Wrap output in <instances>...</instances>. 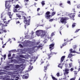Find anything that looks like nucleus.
I'll return each mask as SVG.
<instances>
[{
	"instance_id": "obj_1",
	"label": "nucleus",
	"mask_w": 80,
	"mask_h": 80,
	"mask_svg": "<svg viewBox=\"0 0 80 80\" xmlns=\"http://www.w3.org/2000/svg\"><path fill=\"white\" fill-rule=\"evenodd\" d=\"M41 32H42V34L41 35V38H43V39L47 40V38H48V37L47 36V35L46 34L45 31H43L42 30H38L36 32V33L38 37L40 35Z\"/></svg>"
},
{
	"instance_id": "obj_2",
	"label": "nucleus",
	"mask_w": 80,
	"mask_h": 80,
	"mask_svg": "<svg viewBox=\"0 0 80 80\" xmlns=\"http://www.w3.org/2000/svg\"><path fill=\"white\" fill-rule=\"evenodd\" d=\"M26 14H24L25 16H23L22 18L24 19V23L25 24H26V25H30V16H29V17H27V14L25 13Z\"/></svg>"
},
{
	"instance_id": "obj_3",
	"label": "nucleus",
	"mask_w": 80,
	"mask_h": 80,
	"mask_svg": "<svg viewBox=\"0 0 80 80\" xmlns=\"http://www.w3.org/2000/svg\"><path fill=\"white\" fill-rule=\"evenodd\" d=\"M69 19V18L67 17H62L60 19V22L62 23H65L67 20Z\"/></svg>"
},
{
	"instance_id": "obj_4",
	"label": "nucleus",
	"mask_w": 80,
	"mask_h": 80,
	"mask_svg": "<svg viewBox=\"0 0 80 80\" xmlns=\"http://www.w3.org/2000/svg\"><path fill=\"white\" fill-rule=\"evenodd\" d=\"M1 20H2L3 22H4L3 23H5L6 22V17L5 16V14L3 13H1Z\"/></svg>"
},
{
	"instance_id": "obj_5",
	"label": "nucleus",
	"mask_w": 80,
	"mask_h": 80,
	"mask_svg": "<svg viewBox=\"0 0 80 80\" xmlns=\"http://www.w3.org/2000/svg\"><path fill=\"white\" fill-rule=\"evenodd\" d=\"M13 12L16 13V12H18L19 13H21L22 15H26L25 12L23 11H18L17 10V9L14 8L13 10Z\"/></svg>"
},
{
	"instance_id": "obj_6",
	"label": "nucleus",
	"mask_w": 80,
	"mask_h": 80,
	"mask_svg": "<svg viewBox=\"0 0 80 80\" xmlns=\"http://www.w3.org/2000/svg\"><path fill=\"white\" fill-rule=\"evenodd\" d=\"M10 1H7L5 2V7L8 8H9L10 9V7L11 6L10 5Z\"/></svg>"
},
{
	"instance_id": "obj_7",
	"label": "nucleus",
	"mask_w": 80,
	"mask_h": 80,
	"mask_svg": "<svg viewBox=\"0 0 80 80\" xmlns=\"http://www.w3.org/2000/svg\"><path fill=\"white\" fill-rule=\"evenodd\" d=\"M50 12L49 11L47 12L45 14V17L46 19H50L51 15H50Z\"/></svg>"
},
{
	"instance_id": "obj_8",
	"label": "nucleus",
	"mask_w": 80,
	"mask_h": 80,
	"mask_svg": "<svg viewBox=\"0 0 80 80\" xmlns=\"http://www.w3.org/2000/svg\"><path fill=\"white\" fill-rule=\"evenodd\" d=\"M10 21V20H8V22H6L5 23V25H4V24H3L2 26H1V30H4L5 28V27H7V26L8 24V23H9V22Z\"/></svg>"
},
{
	"instance_id": "obj_9",
	"label": "nucleus",
	"mask_w": 80,
	"mask_h": 80,
	"mask_svg": "<svg viewBox=\"0 0 80 80\" xmlns=\"http://www.w3.org/2000/svg\"><path fill=\"white\" fill-rule=\"evenodd\" d=\"M54 46H55V43L54 42L49 45V48L50 49L51 52L53 50V48H54Z\"/></svg>"
},
{
	"instance_id": "obj_10",
	"label": "nucleus",
	"mask_w": 80,
	"mask_h": 80,
	"mask_svg": "<svg viewBox=\"0 0 80 80\" xmlns=\"http://www.w3.org/2000/svg\"><path fill=\"white\" fill-rule=\"evenodd\" d=\"M65 56H62L61 58V61H60V62L61 63H62L63 62V60H64V59H65Z\"/></svg>"
},
{
	"instance_id": "obj_11",
	"label": "nucleus",
	"mask_w": 80,
	"mask_h": 80,
	"mask_svg": "<svg viewBox=\"0 0 80 80\" xmlns=\"http://www.w3.org/2000/svg\"><path fill=\"white\" fill-rule=\"evenodd\" d=\"M37 47L38 49L41 48V49L42 50V48L43 47V44H40Z\"/></svg>"
},
{
	"instance_id": "obj_12",
	"label": "nucleus",
	"mask_w": 80,
	"mask_h": 80,
	"mask_svg": "<svg viewBox=\"0 0 80 80\" xmlns=\"http://www.w3.org/2000/svg\"><path fill=\"white\" fill-rule=\"evenodd\" d=\"M65 72L66 74H68V73H69V72H69V69H66L65 70Z\"/></svg>"
},
{
	"instance_id": "obj_13",
	"label": "nucleus",
	"mask_w": 80,
	"mask_h": 80,
	"mask_svg": "<svg viewBox=\"0 0 80 80\" xmlns=\"http://www.w3.org/2000/svg\"><path fill=\"white\" fill-rule=\"evenodd\" d=\"M22 78L24 79H27V78H28V76H25V75H23L22 76Z\"/></svg>"
},
{
	"instance_id": "obj_14",
	"label": "nucleus",
	"mask_w": 80,
	"mask_h": 80,
	"mask_svg": "<svg viewBox=\"0 0 80 80\" xmlns=\"http://www.w3.org/2000/svg\"><path fill=\"white\" fill-rule=\"evenodd\" d=\"M73 55L72 54H69L68 55V58H71L72 57H73Z\"/></svg>"
},
{
	"instance_id": "obj_15",
	"label": "nucleus",
	"mask_w": 80,
	"mask_h": 80,
	"mask_svg": "<svg viewBox=\"0 0 80 80\" xmlns=\"http://www.w3.org/2000/svg\"><path fill=\"white\" fill-rule=\"evenodd\" d=\"M16 15L17 17H18V18H21L22 17V16H21L19 14L16 13Z\"/></svg>"
},
{
	"instance_id": "obj_16",
	"label": "nucleus",
	"mask_w": 80,
	"mask_h": 80,
	"mask_svg": "<svg viewBox=\"0 0 80 80\" xmlns=\"http://www.w3.org/2000/svg\"><path fill=\"white\" fill-rule=\"evenodd\" d=\"M20 6L18 4H17L16 5V6L15 7V8H20Z\"/></svg>"
},
{
	"instance_id": "obj_17",
	"label": "nucleus",
	"mask_w": 80,
	"mask_h": 80,
	"mask_svg": "<svg viewBox=\"0 0 80 80\" xmlns=\"http://www.w3.org/2000/svg\"><path fill=\"white\" fill-rule=\"evenodd\" d=\"M15 66L16 68H20L21 67V65H15Z\"/></svg>"
},
{
	"instance_id": "obj_18",
	"label": "nucleus",
	"mask_w": 80,
	"mask_h": 80,
	"mask_svg": "<svg viewBox=\"0 0 80 80\" xmlns=\"http://www.w3.org/2000/svg\"><path fill=\"white\" fill-rule=\"evenodd\" d=\"M51 54H48V59H50V57H51Z\"/></svg>"
},
{
	"instance_id": "obj_19",
	"label": "nucleus",
	"mask_w": 80,
	"mask_h": 80,
	"mask_svg": "<svg viewBox=\"0 0 80 80\" xmlns=\"http://www.w3.org/2000/svg\"><path fill=\"white\" fill-rule=\"evenodd\" d=\"M16 25H18V24H20V25H21V24L22 23H20V22L19 21H18V22H16Z\"/></svg>"
},
{
	"instance_id": "obj_20",
	"label": "nucleus",
	"mask_w": 80,
	"mask_h": 80,
	"mask_svg": "<svg viewBox=\"0 0 80 80\" xmlns=\"http://www.w3.org/2000/svg\"><path fill=\"white\" fill-rule=\"evenodd\" d=\"M47 66H44V71L45 72H47Z\"/></svg>"
},
{
	"instance_id": "obj_21",
	"label": "nucleus",
	"mask_w": 80,
	"mask_h": 80,
	"mask_svg": "<svg viewBox=\"0 0 80 80\" xmlns=\"http://www.w3.org/2000/svg\"><path fill=\"white\" fill-rule=\"evenodd\" d=\"M77 24L75 23H73L72 25V28H74V27H75V26H76L75 24Z\"/></svg>"
},
{
	"instance_id": "obj_22",
	"label": "nucleus",
	"mask_w": 80,
	"mask_h": 80,
	"mask_svg": "<svg viewBox=\"0 0 80 80\" xmlns=\"http://www.w3.org/2000/svg\"><path fill=\"white\" fill-rule=\"evenodd\" d=\"M61 63L59 64L58 66V67H59V68H62V67H63V66H60L61 65Z\"/></svg>"
},
{
	"instance_id": "obj_23",
	"label": "nucleus",
	"mask_w": 80,
	"mask_h": 80,
	"mask_svg": "<svg viewBox=\"0 0 80 80\" xmlns=\"http://www.w3.org/2000/svg\"><path fill=\"white\" fill-rule=\"evenodd\" d=\"M18 9V11H20L21 9H22V8H23V7L20 6V7Z\"/></svg>"
},
{
	"instance_id": "obj_24",
	"label": "nucleus",
	"mask_w": 80,
	"mask_h": 80,
	"mask_svg": "<svg viewBox=\"0 0 80 80\" xmlns=\"http://www.w3.org/2000/svg\"><path fill=\"white\" fill-rule=\"evenodd\" d=\"M73 13H71L68 14V16H69V17L72 18V15Z\"/></svg>"
},
{
	"instance_id": "obj_25",
	"label": "nucleus",
	"mask_w": 80,
	"mask_h": 80,
	"mask_svg": "<svg viewBox=\"0 0 80 80\" xmlns=\"http://www.w3.org/2000/svg\"><path fill=\"white\" fill-rule=\"evenodd\" d=\"M54 20V19H53H53H49V21L50 22H53V21Z\"/></svg>"
},
{
	"instance_id": "obj_26",
	"label": "nucleus",
	"mask_w": 80,
	"mask_h": 80,
	"mask_svg": "<svg viewBox=\"0 0 80 80\" xmlns=\"http://www.w3.org/2000/svg\"><path fill=\"white\" fill-rule=\"evenodd\" d=\"M41 4L42 5H45V1H42L41 2Z\"/></svg>"
},
{
	"instance_id": "obj_27",
	"label": "nucleus",
	"mask_w": 80,
	"mask_h": 80,
	"mask_svg": "<svg viewBox=\"0 0 80 80\" xmlns=\"http://www.w3.org/2000/svg\"><path fill=\"white\" fill-rule=\"evenodd\" d=\"M5 10L6 11L8 12L10 10V9L7 8H6Z\"/></svg>"
},
{
	"instance_id": "obj_28",
	"label": "nucleus",
	"mask_w": 80,
	"mask_h": 80,
	"mask_svg": "<svg viewBox=\"0 0 80 80\" xmlns=\"http://www.w3.org/2000/svg\"><path fill=\"white\" fill-rule=\"evenodd\" d=\"M69 67L70 68L72 66V62L70 63L69 64Z\"/></svg>"
},
{
	"instance_id": "obj_29",
	"label": "nucleus",
	"mask_w": 80,
	"mask_h": 80,
	"mask_svg": "<svg viewBox=\"0 0 80 80\" xmlns=\"http://www.w3.org/2000/svg\"><path fill=\"white\" fill-rule=\"evenodd\" d=\"M2 31H3V32H4V33H7V31L6 30L4 29V30H2Z\"/></svg>"
},
{
	"instance_id": "obj_30",
	"label": "nucleus",
	"mask_w": 80,
	"mask_h": 80,
	"mask_svg": "<svg viewBox=\"0 0 80 80\" xmlns=\"http://www.w3.org/2000/svg\"><path fill=\"white\" fill-rule=\"evenodd\" d=\"M8 78H6V77H5L4 78H2V80H8Z\"/></svg>"
},
{
	"instance_id": "obj_31",
	"label": "nucleus",
	"mask_w": 80,
	"mask_h": 80,
	"mask_svg": "<svg viewBox=\"0 0 80 80\" xmlns=\"http://www.w3.org/2000/svg\"><path fill=\"white\" fill-rule=\"evenodd\" d=\"M55 15V12H53L52 13V15L53 16V15Z\"/></svg>"
},
{
	"instance_id": "obj_32",
	"label": "nucleus",
	"mask_w": 80,
	"mask_h": 80,
	"mask_svg": "<svg viewBox=\"0 0 80 80\" xmlns=\"http://www.w3.org/2000/svg\"><path fill=\"white\" fill-rule=\"evenodd\" d=\"M19 57L20 58H24V56H23V55H21L19 56Z\"/></svg>"
},
{
	"instance_id": "obj_33",
	"label": "nucleus",
	"mask_w": 80,
	"mask_h": 80,
	"mask_svg": "<svg viewBox=\"0 0 80 80\" xmlns=\"http://www.w3.org/2000/svg\"><path fill=\"white\" fill-rule=\"evenodd\" d=\"M5 45H6V43L3 45L2 47V48H5Z\"/></svg>"
},
{
	"instance_id": "obj_34",
	"label": "nucleus",
	"mask_w": 80,
	"mask_h": 80,
	"mask_svg": "<svg viewBox=\"0 0 80 80\" xmlns=\"http://www.w3.org/2000/svg\"><path fill=\"white\" fill-rule=\"evenodd\" d=\"M31 62H33V61H34V62H35V59H34V58H32L31 60H30Z\"/></svg>"
},
{
	"instance_id": "obj_35",
	"label": "nucleus",
	"mask_w": 80,
	"mask_h": 80,
	"mask_svg": "<svg viewBox=\"0 0 80 80\" xmlns=\"http://www.w3.org/2000/svg\"><path fill=\"white\" fill-rule=\"evenodd\" d=\"M9 53L8 55V57H11V54H10V53Z\"/></svg>"
},
{
	"instance_id": "obj_36",
	"label": "nucleus",
	"mask_w": 80,
	"mask_h": 80,
	"mask_svg": "<svg viewBox=\"0 0 80 80\" xmlns=\"http://www.w3.org/2000/svg\"><path fill=\"white\" fill-rule=\"evenodd\" d=\"M80 30V29L76 30L75 32V33H77V32H78V31Z\"/></svg>"
},
{
	"instance_id": "obj_37",
	"label": "nucleus",
	"mask_w": 80,
	"mask_h": 80,
	"mask_svg": "<svg viewBox=\"0 0 80 80\" xmlns=\"http://www.w3.org/2000/svg\"><path fill=\"white\" fill-rule=\"evenodd\" d=\"M8 15H9V16H11V12H8Z\"/></svg>"
},
{
	"instance_id": "obj_38",
	"label": "nucleus",
	"mask_w": 80,
	"mask_h": 80,
	"mask_svg": "<svg viewBox=\"0 0 80 80\" xmlns=\"http://www.w3.org/2000/svg\"><path fill=\"white\" fill-rule=\"evenodd\" d=\"M69 51L71 53H72L73 52V49H71Z\"/></svg>"
},
{
	"instance_id": "obj_39",
	"label": "nucleus",
	"mask_w": 80,
	"mask_h": 80,
	"mask_svg": "<svg viewBox=\"0 0 80 80\" xmlns=\"http://www.w3.org/2000/svg\"><path fill=\"white\" fill-rule=\"evenodd\" d=\"M67 3H68V4H70V5L71 3V2H70V1H68L67 2Z\"/></svg>"
},
{
	"instance_id": "obj_40",
	"label": "nucleus",
	"mask_w": 80,
	"mask_h": 80,
	"mask_svg": "<svg viewBox=\"0 0 80 80\" xmlns=\"http://www.w3.org/2000/svg\"><path fill=\"white\" fill-rule=\"evenodd\" d=\"M2 33H3V31L2 30L0 31V34H2Z\"/></svg>"
},
{
	"instance_id": "obj_41",
	"label": "nucleus",
	"mask_w": 80,
	"mask_h": 80,
	"mask_svg": "<svg viewBox=\"0 0 80 80\" xmlns=\"http://www.w3.org/2000/svg\"><path fill=\"white\" fill-rule=\"evenodd\" d=\"M29 1V0H24V2H28Z\"/></svg>"
},
{
	"instance_id": "obj_42",
	"label": "nucleus",
	"mask_w": 80,
	"mask_h": 80,
	"mask_svg": "<svg viewBox=\"0 0 80 80\" xmlns=\"http://www.w3.org/2000/svg\"><path fill=\"white\" fill-rule=\"evenodd\" d=\"M57 76H58V77H59L60 76V73H58L57 74Z\"/></svg>"
},
{
	"instance_id": "obj_43",
	"label": "nucleus",
	"mask_w": 80,
	"mask_h": 80,
	"mask_svg": "<svg viewBox=\"0 0 80 80\" xmlns=\"http://www.w3.org/2000/svg\"><path fill=\"white\" fill-rule=\"evenodd\" d=\"M62 47H64L65 45H66V42H65L62 45Z\"/></svg>"
},
{
	"instance_id": "obj_44",
	"label": "nucleus",
	"mask_w": 80,
	"mask_h": 80,
	"mask_svg": "<svg viewBox=\"0 0 80 80\" xmlns=\"http://www.w3.org/2000/svg\"><path fill=\"white\" fill-rule=\"evenodd\" d=\"M75 80V78H72L70 79V80Z\"/></svg>"
},
{
	"instance_id": "obj_45",
	"label": "nucleus",
	"mask_w": 80,
	"mask_h": 80,
	"mask_svg": "<svg viewBox=\"0 0 80 80\" xmlns=\"http://www.w3.org/2000/svg\"><path fill=\"white\" fill-rule=\"evenodd\" d=\"M75 15L74 14L72 15L71 16V18H74V17H75Z\"/></svg>"
},
{
	"instance_id": "obj_46",
	"label": "nucleus",
	"mask_w": 80,
	"mask_h": 80,
	"mask_svg": "<svg viewBox=\"0 0 80 80\" xmlns=\"http://www.w3.org/2000/svg\"><path fill=\"white\" fill-rule=\"evenodd\" d=\"M77 8H80V5H78L77 6Z\"/></svg>"
},
{
	"instance_id": "obj_47",
	"label": "nucleus",
	"mask_w": 80,
	"mask_h": 80,
	"mask_svg": "<svg viewBox=\"0 0 80 80\" xmlns=\"http://www.w3.org/2000/svg\"><path fill=\"white\" fill-rule=\"evenodd\" d=\"M72 53H78V52H76V51H72Z\"/></svg>"
},
{
	"instance_id": "obj_48",
	"label": "nucleus",
	"mask_w": 80,
	"mask_h": 80,
	"mask_svg": "<svg viewBox=\"0 0 80 80\" xmlns=\"http://www.w3.org/2000/svg\"><path fill=\"white\" fill-rule=\"evenodd\" d=\"M52 36H53V35H55V34L54 32H52L51 34Z\"/></svg>"
},
{
	"instance_id": "obj_49",
	"label": "nucleus",
	"mask_w": 80,
	"mask_h": 80,
	"mask_svg": "<svg viewBox=\"0 0 80 80\" xmlns=\"http://www.w3.org/2000/svg\"><path fill=\"white\" fill-rule=\"evenodd\" d=\"M74 70V69L73 68H71L70 69L71 72H73V71Z\"/></svg>"
},
{
	"instance_id": "obj_50",
	"label": "nucleus",
	"mask_w": 80,
	"mask_h": 80,
	"mask_svg": "<svg viewBox=\"0 0 80 80\" xmlns=\"http://www.w3.org/2000/svg\"><path fill=\"white\" fill-rule=\"evenodd\" d=\"M51 10H52V12L54 11V8H53L52 9H51Z\"/></svg>"
},
{
	"instance_id": "obj_51",
	"label": "nucleus",
	"mask_w": 80,
	"mask_h": 80,
	"mask_svg": "<svg viewBox=\"0 0 80 80\" xmlns=\"http://www.w3.org/2000/svg\"><path fill=\"white\" fill-rule=\"evenodd\" d=\"M77 48V46L75 45L74 47H73L74 49H75Z\"/></svg>"
},
{
	"instance_id": "obj_52",
	"label": "nucleus",
	"mask_w": 80,
	"mask_h": 80,
	"mask_svg": "<svg viewBox=\"0 0 80 80\" xmlns=\"http://www.w3.org/2000/svg\"><path fill=\"white\" fill-rule=\"evenodd\" d=\"M40 10V8H38L37 9V12H38L39 11V10Z\"/></svg>"
},
{
	"instance_id": "obj_53",
	"label": "nucleus",
	"mask_w": 80,
	"mask_h": 80,
	"mask_svg": "<svg viewBox=\"0 0 80 80\" xmlns=\"http://www.w3.org/2000/svg\"><path fill=\"white\" fill-rule=\"evenodd\" d=\"M51 55L52 54V55H53V54H55V52H51Z\"/></svg>"
},
{
	"instance_id": "obj_54",
	"label": "nucleus",
	"mask_w": 80,
	"mask_h": 80,
	"mask_svg": "<svg viewBox=\"0 0 80 80\" xmlns=\"http://www.w3.org/2000/svg\"><path fill=\"white\" fill-rule=\"evenodd\" d=\"M72 11H73L74 12H75V8H73L72 10Z\"/></svg>"
},
{
	"instance_id": "obj_55",
	"label": "nucleus",
	"mask_w": 80,
	"mask_h": 80,
	"mask_svg": "<svg viewBox=\"0 0 80 80\" xmlns=\"http://www.w3.org/2000/svg\"><path fill=\"white\" fill-rule=\"evenodd\" d=\"M6 55H4V59H5V58H6Z\"/></svg>"
},
{
	"instance_id": "obj_56",
	"label": "nucleus",
	"mask_w": 80,
	"mask_h": 80,
	"mask_svg": "<svg viewBox=\"0 0 80 80\" xmlns=\"http://www.w3.org/2000/svg\"><path fill=\"white\" fill-rule=\"evenodd\" d=\"M3 25L4 24H2V23H0V26H1V27H2Z\"/></svg>"
},
{
	"instance_id": "obj_57",
	"label": "nucleus",
	"mask_w": 80,
	"mask_h": 80,
	"mask_svg": "<svg viewBox=\"0 0 80 80\" xmlns=\"http://www.w3.org/2000/svg\"><path fill=\"white\" fill-rule=\"evenodd\" d=\"M13 59V57H12L11 58H9V59Z\"/></svg>"
},
{
	"instance_id": "obj_58",
	"label": "nucleus",
	"mask_w": 80,
	"mask_h": 80,
	"mask_svg": "<svg viewBox=\"0 0 80 80\" xmlns=\"http://www.w3.org/2000/svg\"><path fill=\"white\" fill-rule=\"evenodd\" d=\"M79 13H80V12H79ZM78 16L79 17H80V14H79L78 15Z\"/></svg>"
},
{
	"instance_id": "obj_59",
	"label": "nucleus",
	"mask_w": 80,
	"mask_h": 80,
	"mask_svg": "<svg viewBox=\"0 0 80 80\" xmlns=\"http://www.w3.org/2000/svg\"><path fill=\"white\" fill-rule=\"evenodd\" d=\"M75 75H77V72H74Z\"/></svg>"
},
{
	"instance_id": "obj_60",
	"label": "nucleus",
	"mask_w": 80,
	"mask_h": 80,
	"mask_svg": "<svg viewBox=\"0 0 80 80\" xmlns=\"http://www.w3.org/2000/svg\"><path fill=\"white\" fill-rule=\"evenodd\" d=\"M12 15H11L9 17V18H11V20H12Z\"/></svg>"
},
{
	"instance_id": "obj_61",
	"label": "nucleus",
	"mask_w": 80,
	"mask_h": 80,
	"mask_svg": "<svg viewBox=\"0 0 80 80\" xmlns=\"http://www.w3.org/2000/svg\"><path fill=\"white\" fill-rule=\"evenodd\" d=\"M39 43H40V42H38L37 43L36 45H39Z\"/></svg>"
},
{
	"instance_id": "obj_62",
	"label": "nucleus",
	"mask_w": 80,
	"mask_h": 80,
	"mask_svg": "<svg viewBox=\"0 0 80 80\" xmlns=\"http://www.w3.org/2000/svg\"><path fill=\"white\" fill-rule=\"evenodd\" d=\"M13 59H12L11 60V62H13Z\"/></svg>"
},
{
	"instance_id": "obj_63",
	"label": "nucleus",
	"mask_w": 80,
	"mask_h": 80,
	"mask_svg": "<svg viewBox=\"0 0 80 80\" xmlns=\"http://www.w3.org/2000/svg\"><path fill=\"white\" fill-rule=\"evenodd\" d=\"M60 6H62V5H63V4L62 3H60V4H59Z\"/></svg>"
},
{
	"instance_id": "obj_64",
	"label": "nucleus",
	"mask_w": 80,
	"mask_h": 80,
	"mask_svg": "<svg viewBox=\"0 0 80 80\" xmlns=\"http://www.w3.org/2000/svg\"><path fill=\"white\" fill-rule=\"evenodd\" d=\"M0 40H3V38H0Z\"/></svg>"
}]
</instances>
